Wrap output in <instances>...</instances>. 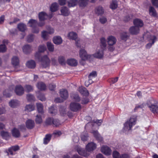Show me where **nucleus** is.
Returning <instances> with one entry per match:
<instances>
[{
	"instance_id": "45",
	"label": "nucleus",
	"mask_w": 158,
	"mask_h": 158,
	"mask_svg": "<svg viewBox=\"0 0 158 158\" xmlns=\"http://www.w3.org/2000/svg\"><path fill=\"white\" fill-rule=\"evenodd\" d=\"M49 112L53 115L56 114L57 113V110L54 106H51L49 108Z\"/></svg>"
},
{
	"instance_id": "38",
	"label": "nucleus",
	"mask_w": 158,
	"mask_h": 158,
	"mask_svg": "<svg viewBox=\"0 0 158 158\" xmlns=\"http://www.w3.org/2000/svg\"><path fill=\"white\" fill-rule=\"evenodd\" d=\"M35 106L32 105H27L25 107V110L27 112L31 111L34 110Z\"/></svg>"
},
{
	"instance_id": "62",
	"label": "nucleus",
	"mask_w": 158,
	"mask_h": 158,
	"mask_svg": "<svg viewBox=\"0 0 158 158\" xmlns=\"http://www.w3.org/2000/svg\"><path fill=\"white\" fill-rule=\"evenodd\" d=\"M59 110L61 115H64V114H65V109L64 107H61L60 108Z\"/></svg>"
},
{
	"instance_id": "2",
	"label": "nucleus",
	"mask_w": 158,
	"mask_h": 158,
	"mask_svg": "<svg viewBox=\"0 0 158 158\" xmlns=\"http://www.w3.org/2000/svg\"><path fill=\"white\" fill-rule=\"evenodd\" d=\"M154 101L152 98L148 100L147 102L148 106L150 110L153 113L158 114V104H154Z\"/></svg>"
},
{
	"instance_id": "60",
	"label": "nucleus",
	"mask_w": 158,
	"mask_h": 158,
	"mask_svg": "<svg viewBox=\"0 0 158 158\" xmlns=\"http://www.w3.org/2000/svg\"><path fill=\"white\" fill-rule=\"evenodd\" d=\"M106 18L105 17H101L99 19V21L100 23L102 24H104L107 21Z\"/></svg>"
},
{
	"instance_id": "9",
	"label": "nucleus",
	"mask_w": 158,
	"mask_h": 158,
	"mask_svg": "<svg viewBox=\"0 0 158 158\" xmlns=\"http://www.w3.org/2000/svg\"><path fill=\"white\" fill-rule=\"evenodd\" d=\"M102 152L106 155H109L111 153V150L107 146H103L101 148Z\"/></svg>"
},
{
	"instance_id": "7",
	"label": "nucleus",
	"mask_w": 158,
	"mask_h": 158,
	"mask_svg": "<svg viewBox=\"0 0 158 158\" xmlns=\"http://www.w3.org/2000/svg\"><path fill=\"white\" fill-rule=\"evenodd\" d=\"M15 91L17 95L21 96L24 93V89L21 85H17L15 86Z\"/></svg>"
},
{
	"instance_id": "44",
	"label": "nucleus",
	"mask_w": 158,
	"mask_h": 158,
	"mask_svg": "<svg viewBox=\"0 0 158 158\" xmlns=\"http://www.w3.org/2000/svg\"><path fill=\"white\" fill-rule=\"evenodd\" d=\"M35 121L37 124H40L42 122V119L41 116L40 115H37L36 116Z\"/></svg>"
},
{
	"instance_id": "11",
	"label": "nucleus",
	"mask_w": 158,
	"mask_h": 158,
	"mask_svg": "<svg viewBox=\"0 0 158 158\" xmlns=\"http://www.w3.org/2000/svg\"><path fill=\"white\" fill-rule=\"evenodd\" d=\"M139 29L135 26H132L129 29V32L132 35H137L139 32Z\"/></svg>"
},
{
	"instance_id": "19",
	"label": "nucleus",
	"mask_w": 158,
	"mask_h": 158,
	"mask_svg": "<svg viewBox=\"0 0 158 158\" xmlns=\"http://www.w3.org/2000/svg\"><path fill=\"white\" fill-rule=\"evenodd\" d=\"M53 43L57 45L61 44L62 42V40L60 36H57L54 37L53 39Z\"/></svg>"
},
{
	"instance_id": "15",
	"label": "nucleus",
	"mask_w": 158,
	"mask_h": 158,
	"mask_svg": "<svg viewBox=\"0 0 158 158\" xmlns=\"http://www.w3.org/2000/svg\"><path fill=\"white\" fill-rule=\"evenodd\" d=\"M77 151L79 155L85 157H87L89 155L84 149L80 147H78L77 148Z\"/></svg>"
},
{
	"instance_id": "41",
	"label": "nucleus",
	"mask_w": 158,
	"mask_h": 158,
	"mask_svg": "<svg viewBox=\"0 0 158 158\" xmlns=\"http://www.w3.org/2000/svg\"><path fill=\"white\" fill-rule=\"evenodd\" d=\"M36 107L39 113H42L43 112V106L40 103H37L36 104Z\"/></svg>"
},
{
	"instance_id": "14",
	"label": "nucleus",
	"mask_w": 158,
	"mask_h": 158,
	"mask_svg": "<svg viewBox=\"0 0 158 158\" xmlns=\"http://www.w3.org/2000/svg\"><path fill=\"white\" fill-rule=\"evenodd\" d=\"M60 97L64 100L66 99L69 96L67 91L64 89H62L60 90Z\"/></svg>"
},
{
	"instance_id": "39",
	"label": "nucleus",
	"mask_w": 158,
	"mask_h": 158,
	"mask_svg": "<svg viewBox=\"0 0 158 158\" xmlns=\"http://www.w3.org/2000/svg\"><path fill=\"white\" fill-rule=\"evenodd\" d=\"M58 4L56 3H54L52 4L50 9L52 12H55L58 9Z\"/></svg>"
},
{
	"instance_id": "46",
	"label": "nucleus",
	"mask_w": 158,
	"mask_h": 158,
	"mask_svg": "<svg viewBox=\"0 0 158 158\" xmlns=\"http://www.w3.org/2000/svg\"><path fill=\"white\" fill-rule=\"evenodd\" d=\"M1 135L2 137L4 139H7L9 136V134L7 131H2L1 133Z\"/></svg>"
},
{
	"instance_id": "35",
	"label": "nucleus",
	"mask_w": 158,
	"mask_h": 158,
	"mask_svg": "<svg viewBox=\"0 0 158 158\" xmlns=\"http://www.w3.org/2000/svg\"><path fill=\"white\" fill-rule=\"evenodd\" d=\"M69 7H73L78 3V0H69L68 2Z\"/></svg>"
},
{
	"instance_id": "16",
	"label": "nucleus",
	"mask_w": 158,
	"mask_h": 158,
	"mask_svg": "<svg viewBox=\"0 0 158 158\" xmlns=\"http://www.w3.org/2000/svg\"><path fill=\"white\" fill-rule=\"evenodd\" d=\"M38 17L40 21H42L47 19L48 17V15L45 12H41L39 13Z\"/></svg>"
},
{
	"instance_id": "37",
	"label": "nucleus",
	"mask_w": 158,
	"mask_h": 158,
	"mask_svg": "<svg viewBox=\"0 0 158 158\" xmlns=\"http://www.w3.org/2000/svg\"><path fill=\"white\" fill-rule=\"evenodd\" d=\"M18 28L20 31L23 32L26 30L27 27L25 24L21 23L18 24Z\"/></svg>"
},
{
	"instance_id": "28",
	"label": "nucleus",
	"mask_w": 158,
	"mask_h": 158,
	"mask_svg": "<svg viewBox=\"0 0 158 158\" xmlns=\"http://www.w3.org/2000/svg\"><path fill=\"white\" fill-rule=\"evenodd\" d=\"M36 86L38 89L40 90H44L46 89L45 85L41 82H38L36 85Z\"/></svg>"
},
{
	"instance_id": "53",
	"label": "nucleus",
	"mask_w": 158,
	"mask_h": 158,
	"mask_svg": "<svg viewBox=\"0 0 158 158\" xmlns=\"http://www.w3.org/2000/svg\"><path fill=\"white\" fill-rule=\"evenodd\" d=\"M46 49V46L44 45L40 46L38 48L39 52H44Z\"/></svg>"
},
{
	"instance_id": "25",
	"label": "nucleus",
	"mask_w": 158,
	"mask_h": 158,
	"mask_svg": "<svg viewBox=\"0 0 158 158\" xmlns=\"http://www.w3.org/2000/svg\"><path fill=\"white\" fill-rule=\"evenodd\" d=\"M29 26L32 28L36 27L37 25V20L33 19H30L28 23Z\"/></svg>"
},
{
	"instance_id": "40",
	"label": "nucleus",
	"mask_w": 158,
	"mask_h": 158,
	"mask_svg": "<svg viewBox=\"0 0 158 158\" xmlns=\"http://www.w3.org/2000/svg\"><path fill=\"white\" fill-rule=\"evenodd\" d=\"M47 46L48 50L51 52L54 51V48L53 44L50 42H48L47 43Z\"/></svg>"
},
{
	"instance_id": "49",
	"label": "nucleus",
	"mask_w": 158,
	"mask_h": 158,
	"mask_svg": "<svg viewBox=\"0 0 158 158\" xmlns=\"http://www.w3.org/2000/svg\"><path fill=\"white\" fill-rule=\"evenodd\" d=\"M27 100L30 101H34L35 99L34 96L30 94H28L27 95Z\"/></svg>"
},
{
	"instance_id": "18",
	"label": "nucleus",
	"mask_w": 158,
	"mask_h": 158,
	"mask_svg": "<svg viewBox=\"0 0 158 158\" xmlns=\"http://www.w3.org/2000/svg\"><path fill=\"white\" fill-rule=\"evenodd\" d=\"M78 91L82 95L85 96H88L89 93L86 89L82 87H80L78 89Z\"/></svg>"
},
{
	"instance_id": "4",
	"label": "nucleus",
	"mask_w": 158,
	"mask_h": 158,
	"mask_svg": "<svg viewBox=\"0 0 158 158\" xmlns=\"http://www.w3.org/2000/svg\"><path fill=\"white\" fill-rule=\"evenodd\" d=\"M40 61L43 67L44 68H46L49 65L50 60L46 55L42 57Z\"/></svg>"
},
{
	"instance_id": "20",
	"label": "nucleus",
	"mask_w": 158,
	"mask_h": 158,
	"mask_svg": "<svg viewBox=\"0 0 158 158\" xmlns=\"http://www.w3.org/2000/svg\"><path fill=\"white\" fill-rule=\"evenodd\" d=\"M134 25L136 27H142L143 25V22L142 20L140 19H136L133 21Z\"/></svg>"
},
{
	"instance_id": "32",
	"label": "nucleus",
	"mask_w": 158,
	"mask_h": 158,
	"mask_svg": "<svg viewBox=\"0 0 158 158\" xmlns=\"http://www.w3.org/2000/svg\"><path fill=\"white\" fill-rule=\"evenodd\" d=\"M103 50L102 48L101 49L99 50L96 52L94 55V57L98 58H102L103 55Z\"/></svg>"
},
{
	"instance_id": "59",
	"label": "nucleus",
	"mask_w": 158,
	"mask_h": 158,
	"mask_svg": "<svg viewBox=\"0 0 158 158\" xmlns=\"http://www.w3.org/2000/svg\"><path fill=\"white\" fill-rule=\"evenodd\" d=\"M76 41V46L78 47H81V41L80 39H79L77 38L76 40H75Z\"/></svg>"
},
{
	"instance_id": "34",
	"label": "nucleus",
	"mask_w": 158,
	"mask_h": 158,
	"mask_svg": "<svg viewBox=\"0 0 158 158\" xmlns=\"http://www.w3.org/2000/svg\"><path fill=\"white\" fill-rule=\"evenodd\" d=\"M101 46L102 49L104 50L106 46V41L104 37L101 38L100 39Z\"/></svg>"
},
{
	"instance_id": "36",
	"label": "nucleus",
	"mask_w": 158,
	"mask_h": 158,
	"mask_svg": "<svg viewBox=\"0 0 158 158\" xmlns=\"http://www.w3.org/2000/svg\"><path fill=\"white\" fill-rule=\"evenodd\" d=\"M67 63L71 66H76L77 65V62L76 60L72 59L67 60Z\"/></svg>"
},
{
	"instance_id": "50",
	"label": "nucleus",
	"mask_w": 158,
	"mask_h": 158,
	"mask_svg": "<svg viewBox=\"0 0 158 158\" xmlns=\"http://www.w3.org/2000/svg\"><path fill=\"white\" fill-rule=\"evenodd\" d=\"M25 88V90L27 92H31L33 90V87L29 85H26Z\"/></svg>"
},
{
	"instance_id": "5",
	"label": "nucleus",
	"mask_w": 158,
	"mask_h": 158,
	"mask_svg": "<svg viewBox=\"0 0 158 158\" xmlns=\"http://www.w3.org/2000/svg\"><path fill=\"white\" fill-rule=\"evenodd\" d=\"M46 123L48 125L53 124L56 127L58 126L60 123L59 121L57 119H54L53 118H49L46 121Z\"/></svg>"
},
{
	"instance_id": "29",
	"label": "nucleus",
	"mask_w": 158,
	"mask_h": 158,
	"mask_svg": "<svg viewBox=\"0 0 158 158\" xmlns=\"http://www.w3.org/2000/svg\"><path fill=\"white\" fill-rule=\"evenodd\" d=\"M149 14L152 16H157V13L155 8L152 6H150L149 9Z\"/></svg>"
},
{
	"instance_id": "17",
	"label": "nucleus",
	"mask_w": 158,
	"mask_h": 158,
	"mask_svg": "<svg viewBox=\"0 0 158 158\" xmlns=\"http://www.w3.org/2000/svg\"><path fill=\"white\" fill-rule=\"evenodd\" d=\"M26 127L28 129L33 128L35 126L34 121L32 120L28 119L26 123Z\"/></svg>"
},
{
	"instance_id": "52",
	"label": "nucleus",
	"mask_w": 158,
	"mask_h": 158,
	"mask_svg": "<svg viewBox=\"0 0 158 158\" xmlns=\"http://www.w3.org/2000/svg\"><path fill=\"white\" fill-rule=\"evenodd\" d=\"M48 32L46 31H43L42 32V37L44 39L47 40L48 38Z\"/></svg>"
},
{
	"instance_id": "47",
	"label": "nucleus",
	"mask_w": 158,
	"mask_h": 158,
	"mask_svg": "<svg viewBox=\"0 0 158 158\" xmlns=\"http://www.w3.org/2000/svg\"><path fill=\"white\" fill-rule=\"evenodd\" d=\"M121 38L122 40L126 41L128 37L127 33L123 32L121 33L120 35Z\"/></svg>"
},
{
	"instance_id": "22",
	"label": "nucleus",
	"mask_w": 158,
	"mask_h": 158,
	"mask_svg": "<svg viewBox=\"0 0 158 158\" xmlns=\"http://www.w3.org/2000/svg\"><path fill=\"white\" fill-rule=\"evenodd\" d=\"M19 147L18 145H15L9 148L8 149V152L10 154L13 155L15 154V153L13 152V151L15 152L19 150Z\"/></svg>"
},
{
	"instance_id": "63",
	"label": "nucleus",
	"mask_w": 158,
	"mask_h": 158,
	"mask_svg": "<svg viewBox=\"0 0 158 158\" xmlns=\"http://www.w3.org/2000/svg\"><path fill=\"white\" fill-rule=\"evenodd\" d=\"M88 137V136L86 134L85 135H82L81 136V139L83 141H86Z\"/></svg>"
},
{
	"instance_id": "43",
	"label": "nucleus",
	"mask_w": 158,
	"mask_h": 158,
	"mask_svg": "<svg viewBox=\"0 0 158 158\" xmlns=\"http://www.w3.org/2000/svg\"><path fill=\"white\" fill-rule=\"evenodd\" d=\"M104 12V10L101 6H99L96 8V13L98 15L103 14Z\"/></svg>"
},
{
	"instance_id": "58",
	"label": "nucleus",
	"mask_w": 158,
	"mask_h": 158,
	"mask_svg": "<svg viewBox=\"0 0 158 158\" xmlns=\"http://www.w3.org/2000/svg\"><path fill=\"white\" fill-rule=\"evenodd\" d=\"M6 50V46L4 44H1L0 45V52H4Z\"/></svg>"
},
{
	"instance_id": "8",
	"label": "nucleus",
	"mask_w": 158,
	"mask_h": 158,
	"mask_svg": "<svg viewBox=\"0 0 158 158\" xmlns=\"http://www.w3.org/2000/svg\"><path fill=\"white\" fill-rule=\"evenodd\" d=\"M79 55L83 60H86L90 57L87 54L85 50L83 49H81L80 50Z\"/></svg>"
},
{
	"instance_id": "31",
	"label": "nucleus",
	"mask_w": 158,
	"mask_h": 158,
	"mask_svg": "<svg viewBox=\"0 0 158 158\" xmlns=\"http://www.w3.org/2000/svg\"><path fill=\"white\" fill-rule=\"evenodd\" d=\"M89 0H79L78 1V3L80 7H84L86 6Z\"/></svg>"
},
{
	"instance_id": "33",
	"label": "nucleus",
	"mask_w": 158,
	"mask_h": 158,
	"mask_svg": "<svg viewBox=\"0 0 158 158\" xmlns=\"http://www.w3.org/2000/svg\"><path fill=\"white\" fill-rule=\"evenodd\" d=\"M12 135L15 137H19L20 136V133L18 129L15 128L12 131Z\"/></svg>"
},
{
	"instance_id": "26",
	"label": "nucleus",
	"mask_w": 158,
	"mask_h": 158,
	"mask_svg": "<svg viewBox=\"0 0 158 158\" xmlns=\"http://www.w3.org/2000/svg\"><path fill=\"white\" fill-rule=\"evenodd\" d=\"M23 52L25 54H27L30 52L31 51V48L29 45H26L23 47Z\"/></svg>"
},
{
	"instance_id": "57",
	"label": "nucleus",
	"mask_w": 158,
	"mask_h": 158,
	"mask_svg": "<svg viewBox=\"0 0 158 158\" xmlns=\"http://www.w3.org/2000/svg\"><path fill=\"white\" fill-rule=\"evenodd\" d=\"M113 156L114 158H120L121 156L119 155V153L116 151L113 152Z\"/></svg>"
},
{
	"instance_id": "64",
	"label": "nucleus",
	"mask_w": 158,
	"mask_h": 158,
	"mask_svg": "<svg viewBox=\"0 0 158 158\" xmlns=\"http://www.w3.org/2000/svg\"><path fill=\"white\" fill-rule=\"evenodd\" d=\"M38 98L39 99L42 101H44L45 100V98L43 95L40 94L38 96Z\"/></svg>"
},
{
	"instance_id": "21",
	"label": "nucleus",
	"mask_w": 158,
	"mask_h": 158,
	"mask_svg": "<svg viewBox=\"0 0 158 158\" xmlns=\"http://www.w3.org/2000/svg\"><path fill=\"white\" fill-rule=\"evenodd\" d=\"M91 133H93L95 137L99 141L101 142L103 140L102 137L98 133L97 131H92Z\"/></svg>"
},
{
	"instance_id": "27",
	"label": "nucleus",
	"mask_w": 158,
	"mask_h": 158,
	"mask_svg": "<svg viewBox=\"0 0 158 158\" xmlns=\"http://www.w3.org/2000/svg\"><path fill=\"white\" fill-rule=\"evenodd\" d=\"M26 65L28 68L33 69L35 66V63L34 60H31L27 62Z\"/></svg>"
},
{
	"instance_id": "1",
	"label": "nucleus",
	"mask_w": 158,
	"mask_h": 158,
	"mask_svg": "<svg viewBox=\"0 0 158 158\" xmlns=\"http://www.w3.org/2000/svg\"><path fill=\"white\" fill-rule=\"evenodd\" d=\"M137 118L135 116H132L130 119L127 121L124 124V129L126 131H129L131 129L132 126L136 123Z\"/></svg>"
},
{
	"instance_id": "23",
	"label": "nucleus",
	"mask_w": 158,
	"mask_h": 158,
	"mask_svg": "<svg viewBox=\"0 0 158 158\" xmlns=\"http://www.w3.org/2000/svg\"><path fill=\"white\" fill-rule=\"evenodd\" d=\"M19 104V101L16 100H11L9 102L10 106L12 108H15Z\"/></svg>"
},
{
	"instance_id": "6",
	"label": "nucleus",
	"mask_w": 158,
	"mask_h": 158,
	"mask_svg": "<svg viewBox=\"0 0 158 158\" xmlns=\"http://www.w3.org/2000/svg\"><path fill=\"white\" fill-rule=\"evenodd\" d=\"M70 109L73 111H77L81 108V105L78 103L72 102L70 105Z\"/></svg>"
},
{
	"instance_id": "56",
	"label": "nucleus",
	"mask_w": 158,
	"mask_h": 158,
	"mask_svg": "<svg viewBox=\"0 0 158 158\" xmlns=\"http://www.w3.org/2000/svg\"><path fill=\"white\" fill-rule=\"evenodd\" d=\"M58 60L59 63L63 65L65 64V60L63 57H60L58 59Z\"/></svg>"
},
{
	"instance_id": "13",
	"label": "nucleus",
	"mask_w": 158,
	"mask_h": 158,
	"mask_svg": "<svg viewBox=\"0 0 158 158\" xmlns=\"http://www.w3.org/2000/svg\"><path fill=\"white\" fill-rule=\"evenodd\" d=\"M11 63L15 68L20 67L19 65V60L18 57L14 56L12 58Z\"/></svg>"
},
{
	"instance_id": "30",
	"label": "nucleus",
	"mask_w": 158,
	"mask_h": 158,
	"mask_svg": "<svg viewBox=\"0 0 158 158\" xmlns=\"http://www.w3.org/2000/svg\"><path fill=\"white\" fill-rule=\"evenodd\" d=\"M61 12L62 15L65 16L68 15L69 13L68 9L66 7H63L61 8Z\"/></svg>"
},
{
	"instance_id": "42",
	"label": "nucleus",
	"mask_w": 158,
	"mask_h": 158,
	"mask_svg": "<svg viewBox=\"0 0 158 158\" xmlns=\"http://www.w3.org/2000/svg\"><path fill=\"white\" fill-rule=\"evenodd\" d=\"M51 139V135L50 134L46 135L45 137L44 138V143L46 144H47L50 141Z\"/></svg>"
},
{
	"instance_id": "10",
	"label": "nucleus",
	"mask_w": 158,
	"mask_h": 158,
	"mask_svg": "<svg viewBox=\"0 0 158 158\" xmlns=\"http://www.w3.org/2000/svg\"><path fill=\"white\" fill-rule=\"evenodd\" d=\"M107 40L108 44L110 46H112L114 45L117 41L116 38L113 36H108Z\"/></svg>"
},
{
	"instance_id": "24",
	"label": "nucleus",
	"mask_w": 158,
	"mask_h": 158,
	"mask_svg": "<svg viewBox=\"0 0 158 158\" xmlns=\"http://www.w3.org/2000/svg\"><path fill=\"white\" fill-rule=\"evenodd\" d=\"M68 37L69 39L75 40L77 38V35L74 32H71L68 33Z\"/></svg>"
},
{
	"instance_id": "48",
	"label": "nucleus",
	"mask_w": 158,
	"mask_h": 158,
	"mask_svg": "<svg viewBox=\"0 0 158 158\" xmlns=\"http://www.w3.org/2000/svg\"><path fill=\"white\" fill-rule=\"evenodd\" d=\"M117 7V2L116 1H113L110 5V7L112 9H115Z\"/></svg>"
},
{
	"instance_id": "54",
	"label": "nucleus",
	"mask_w": 158,
	"mask_h": 158,
	"mask_svg": "<svg viewBox=\"0 0 158 158\" xmlns=\"http://www.w3.org/2000/svg\"><path fill=\"white\" fill-rule=\"evenodd\" d=\"M34 39V35L33 34H30L28 35L27 37V41L28 42H31Z\"/></svg>"
},
{
	"instance_id": "51",
	"label": "nucleus",
	"mask_w": 158,
	"mask_h": 158,
	"mask_svg": "<svg viewBox=\"0 0 158 158\" xmlns=\"http://www.w3.org/2000/svg\"><path fill=\"white\" fill-rule=\"evenodd\" d=\"M46 28L48 31V33L52 34L54 33V29L53 28L51 27L50 26H46Z\"/></svg>"
},
{
	"instance_id": "12",
	"label": "nucleus",
	"mask_w": 158,
	"mask_h": 158,
	"mask_svg": "<svg viewBox=\"0 0 158 158\" xmlns=\"http://www.w3.org/2000/svg\"><path fill=\"white\" fill-rule=\"evenodd\" d=\"M96 147V144L93 142H91L88 143L86 146V150L90 152L94 150Z\"/></svg>"
},
{
	"instance_id": "3",
	"label": "nucleus",
	"mask_w": 158,
	"mask_h": 158,
	"mask_svg": "<svg viewBox=\"0 0 158 158\" xmlns=\"http://www.w3.org/2000/svg\"><path fill=\"white\" fill-rule=\"evenodd\" d=\"M156 40V37L155 36L153 35H149L147 38V40L149 42V43L146 45V48L148 49L150 48L152 45L155 42Z\"/></svg>"
},
{
	"instance_id": "55",
	"label": "nucleus",
	"mask_w": 158,
	"mask_h": 158,
	"mask_svg": "<svg viewBox=\"0 0 158 158\" xmlns=\"http://www.w3.org/2000/svg\"><path fill=\"white\" fill-rule=\"evenodd\" d=\"M97 76V73L96 71H93L90 73L89 76V78L91 79Z\"/></svg>"
},
{
	"instance_id": "61",
	"label": "nucleus",
	"mask_w": 158,
	"mask_h": 158,
	"mask_svg": "<svg viewBox=\"0 0 158 158\" xmlns=\"http://www.w3.org/2000/svg\"><path fill=\"white\" fill-rule=\"evenodd\" d=\"M152 5L156 7H158V0H151Z\"/></svg>"
}]
</instances>
